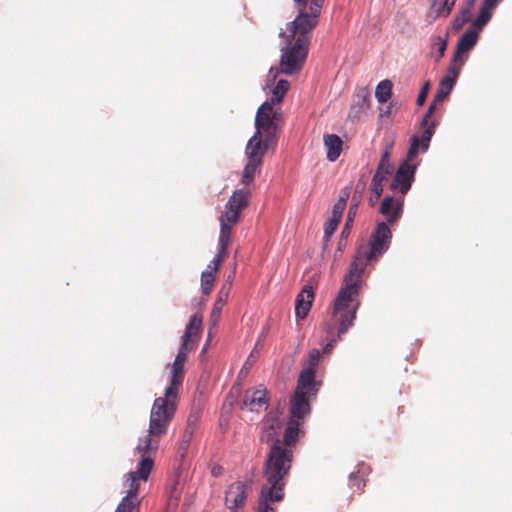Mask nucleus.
Instances as JSON below:
<instances>
[{
  "instance_id": "f257e3e1",
  "label": "nucleus",
  "mask_w": 512,
  "mask_h": 512,
  "mask_svg": "<svg viewBox=\"0 0 512 512\" xmlns=\"http://www.w3.org/2000/svg\"><path fill=\"white\" fill-rule=\"evenodd\" d=\"M391 240L392 232L387 223L378 222L369 237L368 247L357 250L334 299L333 317L339 325V338L348 331L356 319V313L360 306L358 297L362 274L368 265L376 262L389 249Z\"/></svg>"
},
{
  "instance_id": "f03ea898",
  "label": "nucleus",
  "mask_w": 512,
  "mask_h": 512,
  "mask_svg": "<svg viewBox=\"0 0 512 512\" xmlns=\"http://www.w3.org/2000/svg\"><path fill=\"white\" fill-rule=\"evenodd\" d=\"M325 0H294L297 16L279 36L285 39L281 49L280 71L285 75L300 72L308 56L310 33L318 25Z\"/></svg>"
},
{
  "instance_id": "7ed1b4c3",
  "label": "nucleus",
  "mask_w": 512,
  "mask_h": 512,
  "mask_svg": "<svg viewBox=\"0 0 512 512\" xmlns=\"http://www.w3.org/2000/svg\"><path fill=\"white\" fill-rule=\"evenodd\" d=\"M180 389L168 385L164 396L154 400L150 413L148 434L139 438L136 451L141 459L148 458L154 463V456L159 448L160 438L167 433V429L174 418Z\"/></svg>"
},
{
  "instance_id": "20e7f679",
  "label": "nucleus",
  "mask_w": 512,
  "mask_h": 512,
  "mask_svg": "<svg viewBox=\"0 0 512 512\" xmlns=\"http://www.w3.org/2000/svg\"><path fill=\"white\" fill-rule=\"evenodd\" d=\"M434 131L435 123L432 122L422 131L421 136L413 135L410 138V148L407 152V157L399 165L390 184V189L399 190L402 197L410 190L411 185L415 179L417 164L413 161L418 155L419 150L422 152H426L428 150Z\"/></svg>"
},
{
  "instance_id": "39448f33",
  "label": "nucleus",
  "mask_w": 512,
  "mask_h": 512,
  "mask_svg": "<svg viewBox=\"0 0 512 512\" xmlns=\"http://www.w3.org/2000/svg\"><path fill=\"white\" fill-rule=\"evenodd\" d=\"M203 316L194 314L186 326L182 336L178 353L170 366L169 385L181 389L184 380V366L188 359V353L195 349L202 330Z\"/></svg>"
},
{
  "instance_id": "423d86ee",
  "label": "nucleus",
  "mask_w": 512,
  "mask_h": 512,
  "mask_svg": "<svg viewBox=\"0 0 512 512\" xmlns=\"http://www.w3.org/2000/svg\"><path fill=\"white\" fill-rule=\"evenodd\" d=\"M319 386L320 383L313 381V375L310 370L301 371L296 389L290 399L289 412L291 419L303 421L310 414V400L316 397Z\"/></svg>"
},
{
  "instance_id": "0eeeda50",
  "label": "nucleus",
  "mask_w": 512,
  "mask_h": 512,
  "mask_svg": "<svg viewBox=\"0 0 512 512\" xmlns=\"http://www.w3.org/2000/svg\"><path fill=\"white\" fill-rule=\"evenodd\" d=\"M280 114L274 110L272 104L264 102L257 110L255 117V134L268 138V142L277 141V120Z\"/></svg>"
},
{
  "instance_id": "6e6552de",
  "label": "nucleus",
  "mask_w": 512,
  "mask_h": 512,
  "mask_svg": "<svg viewBox=\"0 0 512 512\" xmlns=\"http://www.w3.org/2000/svg\"><path fill=\"white\" fill-rule=\"evenodd\" d=\"M460 71L461 68L457 67L455 64L449 65L447 69V74L440 80L438 91L435 94L433 101L430 103L421 122V126L424 129L428 127L432 122L436 124L435 121L429 122V119L434 110L436 109L437 104L443 102L444 99L450 94L456 82V79L460 74Z\"/></svg>"
},
{
  "instance_id": "1a4fd4ad",
  "label": "nucleus",
  "mask_w": 512,
  "mask_h": 512,
  "mask_svg": "<svg viewBox=\"0 0 512 512\" xmlns=\"http://www.w3.org/2000/svg\"><path fill=\"white\" fill-rule=\"evenodd\" d=\"M251 487L247 484L236 481L228 486L225 491V505L230 511L244 512L247 497Z\"/></svg>"
},
{
  "instance_id": "9d476101",
  "label": "nucleus",
  "mask_w": 512,
  "mask_h": 512,
  "mask_svg": "<svg viewBox=\"0 0 512 512\" xmlns=\"http://www.w3.org/2000/svg\"><path fill=\"white\" fill-rule=\"evenodd\" d=\"M154 468V463L148 459H141L137 464L136 470L126 474V485L128 490L126 496L138 497L139 482H146L149 478L151 471Z\"/></svg>"
},
{
  "instance_id": "9b49d317",
  "label": "nucleus",
  "mask_w": 512,
  "mask_h": 512,
  "mask_svg": "<svg viewBox=\"0 0 512 512\" xmlns=\"http://www.w3.org/2000/svg\"><path fill=\"white\" fill-rule=\"evenodd\" d=\"M251 194L243 189H236L225 204V210L221 216L228 222H239L240 213L249 205Z\"/></svg>"
},
{
  "instance_id": "f8f14e48",
  "label": "nucleus",
  "mask_w": 512,
  "mask_h": 512,
  "mask_svg": "<svg viewBox=\"0 0 512 512\" xmlns=\"http://www.w3.org/2000/svg\"><path fill=\"white\" fill-rule=\"evenodd\" d=\"M277 145V141L268 142V138L254 135L249 139L245 148V155L247 160L261 162L263 164V158L269 149H274Z\"/></svg>"
},
{
  "instance_id": "ddd939ff",
  "label": "nucleus",
  "mask_w": 512,
  "mask_h": 512,
  "mask_svg": "<svg viewBox=\"0 0 512 512\" xmlns=\"http://www.w3.org/2000/svg\"><path fill=\"white\" fill-rule=\"evenodd\" d=\"M403 207V197L394 198L392 196H386L380 204L379 213L386 219L385 223H387L388 226H393L401 218Z\"/></svg>"
},
{
  "instance_id": "4468645a",
  "label": "nucleus",
  "mask_w": 512,
  "mask_h": 512,
  "mask_svg": "<svg viewBox=\"0 0 512 512\" xmlns=\"http://www.w3.org/2000/svg\"><path fill=\"white\" fill-rule=\"evenodd\" d=\"M478 41V31L475 29H470L466 31L461 38L459 39L457 43L456 50L453 55L452 63L455 64L457 67H460L462 69L463 65L465 64L466 57L463 56V54L469 52L477 43Z\"/></svg>"
},
{
  "instance_id": "2eb2a0df",
  "label": "nucleus",
  "mask_w": 512,
  "mask_h": 512,
  "mask_svg": "<svg viewBox=\"0 0 512 512\" xmlns=\"http://www.w3.org/2000/svg\"><path fill=\"white\" fill-rule=\"evenodd\" d=\"M269 398L266 388L259 386L256 389H248L245 391L242 400V407H247L250 411H260L268 408Z\"/></svg>"
},
{
  "instance_id": "dca6fc26",
  "label": "nucleus",
  "mask_w": 512,
  "mask_h": 512,
  "mask_svg": "<svg viewBox=\"0 0 512 512\" xmlns=\"http://www.w3.org/2000/svg\"><path fill=\"white\" fill-rule=\"evenodd\" d=\"M313 300H314L313 287L310 285L304 286L296 298V306H295L296 316L301 319H304L308 315V313L311 309Z\"/></svg>"
},
{
  "instance_id": "f3484780",
  "label": "nucleus",
  "mask_w": 512,
  "mask_h": 512,
  "mask_svg": "<svg viewBox=\"0 0 512 512\" xmlns=\"http://www.w3.org/2000/svg\"><path fill=\"white\" fill-rule=\"evenodd\" d=\"M282 428V421L277 416H269L262 428L261 440L264 442H273L279 440L278 435Z\"/></svg>"
},
{
  "instance_id": "a211bd4d",
  "label": "nucleus",
  "mask_w": 512,
  "mask_h": 512,
  "mask_svg": "<svg viewBox=\"0 0 512 512\" xmlns=\"http://www.w3.org/2000/svg\"><path fill=\"white\" fill-rule=\"evenodd\" d=\"M302 423L303 422L299 421L298 419L289 418L284 431L283 441H281L284 448L293 449V447L296 445L299 435L302 432L300 428Z\"/></svg>"
},
{
  "instance_id": "6ab92c4d",
  "label": "nucleus",
  "mask_w": 512,
  "mask_h": 512,
  "mask_svg": "<svg viewBox=\"0 0 512 512\" xmlns=\"http://www.w3.org/2000/svg\"><path fill=\"white\" fill-rule=\"evenodd\" d=\"M230 290H231V283L225 282L218 292L217 300L214 303V306H213V309L211 312V316H210V319H211V322L213 325H215L220 318L222 308L225 305V303L229 297Z\"/></svg>"
},
{
  "instance_id": "aec40b11",
  "label": "nucleus",
  "mask_w": 512,
  "mask_h": 512,
  "mask_svg": "<svg viewBox=\"0 0 512 512\" xmlns=\"http://www.w3.org/2000/svg\"><path fill=\"white\" fill-rule=\"evenodd\" d=\"M324 145L327 148V159L335 161L339 158L343 142L336 134H328L324 136Z\"/></svg>"
},
{
  "instance_id": "412c9836",
  "label": "nucleus",
  "mask_w": 512,
  "mask_h": 512,
  "mask_svg": "<svg viewBox=\"0 0 512 512\" xmlns=\"http://www.w3.org/2000/svg\"><path fill=\"white\" fill-rule=\"evenodd\" d=\"M194 434L193 427L189 424L186 425L185 430L182 434V438L180 442L178 443L177 450H176V456L178 461L181 463L187 454V451L190 447V442Z\"/></svg>"
},
{
  "instance_id": "4be33fe9",
  "label": "nucleus",
  "mask_w": 512,
  "mask_h": 512,
  "mask_svg": "<svg viewBox=\"0 0 512 512\" xmlns=\"http://www.w3.org/2000/svg\"><path fill=\"white\" fill-rule=\"evenodd\" d=\"M394 147V139L386 140L384 150L382 152L380 161L377 165L376 169H379L384 172L392 173L393 172V164L390 162V157Z\"/></svg>"
},
{
  "instance_id": "5701e85b",
  "label": "nucleus",
  "mask_w": 512,
  "mask_h": 512,
  "mask_svg": "<svg viewBox=\"0 0 512 512\" xmlns=\"http://www.w3.org/2000/svg\"><path fill=\"white\" fill-rule=\"evenodd\" d=\"M262 165L261 162L248 160L242 172L241 183L246 186L252 184L256 175L260 173Z\"/></svg>"
},
{
  "instance_id": "b1692460",
  "label": "nucleus",
  "mask_w": 512,
  "mask_h": 512,
  "mask_svg": "<svg viewBox=\"0 0 512 512\" xmlns=\"http://www.w3.org/2000/svg\"><path fill=\"white\" fill-rule=\"evenodd\" d=\"M447 42L448 32H446L444 36L437 35L431 37V51L432 53L434 51L437 52V55L435 56L436 62H439L444 57L447 48Z\"/></svg>"
},
{
  "instance_id": "393cba45",
  "label": "nucleus",
  "mask_w": 512,
  "mask_h": 512,
  "mask_svg": "<svg viewBox=\"0 0 512 512\" xmlns=\"http://www.w3.org/2000/svg\"><path fill=\"white\" fill-rule=\"evenodd\" d=\"M393 84L390 80L385 79L378 83L375 90V97L378 102L386 103L392 94Z\"/></svg>"
},
{
  "instance_id": "a878e982",
  "label": "nucleus",
  "mask_w": 512,
  "mask_h": 512,
  "mask_svg": "<svg viewBox=\"0 0 512 512\" xmlns=\"http://www.w3.org/2000/svg\"><path fill=\"white\" fill-rule=\"evenodd\" d=\"M358 205L359 202L356 200L355 196H353L351 204L349 206V210L346 217L345 225L341 232V237L345 238L349 235L351 227L353 225L354 219L356 217L357 211H358Z\"/></svg>"
},
{
  "instance_id": "bb28decb",
  "label": "nucleus",
  "mask_w": 512,
  "mask_h": 512,
  "mask_svg": "<svg viewBox=\"0 0 512 512\" xmlns=\"http://www.w3.org/2000/svg\"><path fill=\"white\" fill-rule=\"evenodd\" d=\"M474 1L469 0L466 4V7L461 8L457 16L453 21V29L459 30L463 27L465 23L470 20L471 9L473 8Z\"/></svg>"
},
{
  "instance_id": "cd10ccee",
  "label": "nucleus",
  "mask_w": 512,
  "mask_h": 512,
  "mask_svg": "<svg viewBox=\"0 0 512 512\" xmlns=\"http://www.w3.org/2000/svg\"><path fill=\"white\" fill-rule=\"evenodd\" d=\"M290 88V83L287 80L281 79L278 81L277 85L272 90L271 102L272 106L274 104L280 103L287 91Z\"/></svg>"
},
{
  "instance_id": "c85d7f7f",
  "label": "nucleus",
  "mask_w": 512,
  "mask_h": 512,
  "mask_svg": "<svg viewBox=\"0 0 512 512\" xmlns=\"http://www.w3.org/2000/svg\"><path fill=\"white\" fill-rule=\"evenodd\" d=\"M140 500L138 497L125 496L117 505L115 512H138Z\"/></svg>"
},
{
  "instance_id": "c756f323",
  "label": "nucleus",
  "mask_w": 512,
  "mask_h": 512,
  "mask_svg": "<svg viewBox=\"0 0 512 512\" xmlns=\"http://www.w3.org/2000/svg\"><path fill=\"white\" fill-rule=\"evenodd\" d=\"M215 273L212 269L203 271L201 274V291L204 295H209L214 287Z\"/></svg>"
},
{
  "instance_id": "7c9ffc66",
  "label": "nucleus",
  "mask_w": 512,
  "mask_h": 512,
  "mask_svg": "<svg viewBox=\"0 0 512 512\" xmlns=\"http://www.w3.org/2000/svg\"><path fill=\"white\" fill-rule=\"evenodd\" d=\"M319 359H320V352H319V350H317V349L310 350L309 355H308V364L309 365H308L307 368L302 370V371L310 370L312 372V375H313V381H316L315 380L316 366L318 365Z\"/></svg>"
},
{
  "instance_id": "2f4dec72",
  "label": "nucleus",
  "mask_w": 512,
  "mask_h": 512,
  "mask_svg": "<svg viewBox=\"0 0 512 512\" xmlns=\"http://www.w3.org/2000/svg\"><path fill=\"white\" fill-rule=\"evenodd\" d=\"M491 19L490 11H487L486 8H481L479 15L473 21L472 26L475 30H481Z\"/></svg>"
},
{
  "instance_id": "473e14b6",
  "label": "nucleus",
  "mask_w": 512,
  "mask_h": 512,
  "mask_svg": "<svg viewBox=\"0 0 512 512\" xmlns=\"http://www.w3.org/2000/svg\"><path fill=\"white\" fill-rule=\"evenodd\" d=\"M456 1L457 0H445L443 4L437 8L435 15L433 16V19L435 20L437 17L441 15L445 17L448 16L451 13Z\"/></svg>"
},
{
  "instance_id": "72a5a7b5",
  "label": "nucleus",
  "mask_w": 512,
  "mask_h": 512,
  "mask_svg": "<svg viewBox=\"0 0 512 512\" xmlns=\"http://www.w3.org/2000/svg\"><path fill=\"white\" fill-rule=\"evenodd\" d=\"M220 235H224L227 237H231L232 234V227L237 224V222H228L226 221V218L223 216H220Z\"/></svg>"
},
{
  "instance_id": "f704fd0d",
  "label": "nucleus",
  "mask_w": 512,
  "mask_h": 512,
  "mask_svg": "<svg viewBox=\"0 0 512 512\" xmlns=\"http://www.w3.org/2000/svg\"><path fill=\"white\" fill-rule=\"evenodd\" d=\"M370 191L369 204L374 206L383 193V185H371Z\"/></svg>"
},
{
  "instance_id": "c9c22d12",
  "label": "nucleus",
  "mask_w": 512,
  "mask_h": 512,
  "mask_svg": "<svg viewBox=\"0 0 512 512\" xmlns=\"http://www.w3.org/2000/svg\"><path fill=\"white\" fill-rule=\"evenodd\" d=\"M227 257V251L219 249L218 254L214 257L211 263L208 265V269H212L217 272L221 262Z\"/></svg>"
},
{
  "instance_id": "e433bc0d",
  "label": "nucleus",
  "mask_w": 512,
  "mask_h": 512,
  "mask_svg": "<svg viewBox=\"0 0 512 512\" xmlns=\"http://www.w3.org/2000/svg\"><path fill=\"white\" fill-rule=\"evenodd\" d=\"M338 224L339 223L332 221V220H328L327 223H325L324 236H323L324 241H326V242L330 241V238L334 234L335 230L337 229Z\"/></svg>"
},
{
  "instance_id": "4c0bfd02",
  "label": "nucleus",
  "mask_w": 512,
  "mask_h": 512,
  "mask_svg": "<svg viewBox=\"0 0 512 512\" xmlns=\"http://www.w3.org/2000/svg\"><path fill=\"white\" fill-rule=\"evenodd\" d=\"M429 89H430V83H429V81H426L423 84V86H422V88H421V90H420V92H419V94L417 96V99H416V104L418 106H422L424 104V102H425V100L427 98Z\"/></svg>"
},
{
  "instance_id": "58836bf2",
  "label": "nucleus",
  "mask_w": 512,
  "mask_h": 512,
  "mask_svg": "<svg viewBox=\"0 0 512 512\" xmlns=\"http://www.w3.org/2000/svg\"><path fill=\"white\" fill-rule=\"evenodd\" d=\"M390 175L388 172L381 171L376 169L375 174L373 175L371 185H383L386 176Z\"/></svg>"
},
{
  "instance_id": "ea45409f",
  "label": "nucleus",
  "mask_w": 512,
  "mask_h": 512,
  "mask_svg": "<svg viewBox=\"0 0 512 512\" xmlns=\"http://www.w3.org/2000/svg\"><path fill=\"white\" fill-rule=\"evenodd\" d=\"M349 196H350V188L349 187H345L344 189H342L340 191L339 198H338L337 202L346 206L347 205V200L349 199Z\"/></svg>"
},
{
  "instance_id": "a19ab883",
  "label": "nucleus",
  "mask_w": 512,
  "mask_h": 512,
  "mask_svg": "<svg viewBox=\"0 0 512 512\" xmlns=\"http://www.w3.org/2000/svg\"><path fill=\"white\" fill-rule=\"evenodd\" d=\"M367 102H368V97H367V95H364L362 97V106H358V108L356 110V107L353 105L351 107V112L349 113V117H357L358 113L362 109V107L367 106Z\"/></svg>"
},
{
  "instance_id": "79ce46f5",
  "label": "nucleus",
  "mask_w": 512,
  "mask_h": 512,
  "mask_svg": "<svg viewBox=\"0 0 512 512\" xmlns=\"http://www.w3.org/2000/svg\"><path fill=\"white\" fill-rule=\"evenodd\" d=\"M230 242H231V237L219 235V240H218L219 249L227 251Z\"/></svg>"
},
{
  "instance_id": "37998d69",
  "label": "nucleus",
  "mask_w": 512,
  "mask_h": 512,
  "mask_svg": "<svg viewBox=\"0 0 512 512\" xmlns=\"http://www.w3.org/2000/svg\"><path fill=\"white\" fill-rule=\"evenodd\" d=\"M350 481L358 490H361L365 486L364 480L353 473L350 475Z\"/></svg>"
},
{
  "instance_id": "c03bdc74",
  "label": "nucleus",
  "mask_w": 512,
  "mask_h": 512,
  "mask_svg": "<svg viewBox=\"0 0 512 512\" xmlns=\"http://www.w3.org/2000/svg\"><path fill=\"white\" fill-rule=\"evenodd\" d=\"M499 0H484V3L481 8H486L487 11H490Z\"/></svg>"
},
{
  "instance_id": "a18cd8bd",
  "label": "nucleus",
  "mask_w": 512,
  "mask_h": 512,
  "mask_svg": "<svg viewBox=\"0 0 512 512\" xmlns=\"http://www.w3.org/2000/svg\"><path fill=\"white\" fill-rule=\"evenodd\" d=\"M345 205H342L341 203L336 202L333 206L332 213H338L340 215L343 214V211L345 210Z\"/></svg>"
},
{
  "instance_id": "49530a36",
  "label": "nucleus",
  "mask_w": 512,
  "mask_h": 512,
  "mask_svg": "<svg viewBox=\"0 0 512 512\" xmlns=\"http://www.w3.org/2000/svg\"><path fill=\"white\" fill-rule=\"evenodd\" d=\"M196 421H197V416H195V415H192V414H191V415H189V417H188L187 425H189V424H190V425L194 428V426H195V424H196Z\"/></svg>"
},
{
  "instance_id": "de8ad7c7",
  "label": "nucleus",
  "mask_w": 512,
  "mask_h": 512,
  "mask_svg": "<svg viewBox=\"0 0 512 512\" xmlns=\"http://www.w3.org/2000/svg\"><path fill=\"white\" fill-rule=\"evenodd\" d=\"M222 470H223L222 467L215 466L212 468V475L217 477L222 474Z\"/></svg>"
},
{
  "instance_id": "09e8293b",
  "label": "nucleus",
  "mask_w": 512,
  "mask_h": 512,
  "mask_svg": "<svg viewBox=\"0 0 512 512\" xmlns=\"http://www.w3.org/2000/svg\"><path fill=\"white\" fill-rule=\"evenodd\" d=\"M342 215L338 213H331V218L329 220L335 221L337 223L340 222Z\"/></svg>"
},
{
  "instance_id": "8fccbe9b",
  "label": "nucleus",
  "mask_w": 512,
  "mask_h": 512,
  "mask_svg": "<svg viewBox=\"0 0 512 512\" xmlns=\"http://www.w3.org/2000/svg\"><path fill=\"white\" fill-rule=\"evenodd\" d=\"M252 357H253V352L249 355L248 359L246 360L244 366L245 367H250L253 365V360H252Z\"/></svg>"
},
{
  "instance_id": "3c124183",
  "label": "nucleus",
  "mask_w": 512,
  "mask_h": 512,
  "mask_svg": "<svg viewBox=\"0 0 512 512\" xmlns=\"http://www.w3.org/2000/svg\"><path fill=\"white\" fill-rule=\"evenodd\" d=\"M276 75H277V71L274 72L273 69H270L269 77H271V80H275Z\"/></svg>"
},
{
  "instance_id": "603ef678",
  "label": "nucleus",
  "mask_w": 512,
  "mask_h": 512,
  "mask_svg": "<svg viewBox=\"0 0 512 512\" xmlns=\"http://www.w3.org/2000/svg\"><path fill=\"white\" fill-rule=\"evenodd\" d=\"M234 273L233 272L231 275L228 276V279L226 280V282H230L232 284V280H233V277H234Z\"/></svg>"
},
{
  "instance_id": "864d4df0",
  "label": "nucleus",
  "mask_w": 512,
  "mask_h": 512,
  "mask_svg": "<svg viewBox=\"0 0 512 512\" xmlns=\"http://www.w3.org/2000/svg\"><path fill=\"white\" fill-rule=\"evenodd\" d=\"M436 6V1H434L431 5V8L433 9Z\"/></svg>"
},
{
  "instance_id": "5fc2aeb1",
  "label": "nucleus",
  "mask_w": 512,
  "mask_h": 512,
  "mask_svg": "<svg viewBox=\"0 0 512 512\" xmlns=\"http://www.w3.org/2000/svg\"><path fill=\"white\" fill-rule=\"evenodd\" d=\"M230 512H236V511H230Z\"/></svg>"
}]
</instances>
